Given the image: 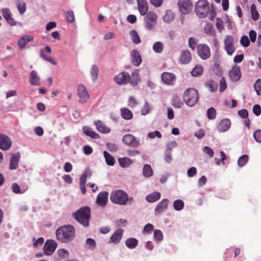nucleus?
<instances>
[{"label": "nucleus", "instance_id": "cd10ccee", "mask_svg": "<svg viewBox=\"0 0 261 261\" xmlns=\"http://www.w3.org/2000/svg\"><path fill=\"white\" fill-rule=\"evenodd\" d=\"M33 39V37L31 36H25L22 37L18 40V46L20 48H24L27 43Z\"/></svg>", "mask_w": 261, "mask_h": 261}, {"label": "nucleus", "instance_id": "bf43d9fd", "mask_svg": "<svg viewBox=\"0 0 261 261\" xmlns=\"http://www.w3.org/2000/svg\"><path fill=\"white\" fill-rule=\"evenodd\" d=\"M197 41L196 39L193 37H190L189 39V46L192 49H194V48L197 46Z\"/></svg>", "mask_w": 261, "mask_h": 261}, {"label": "nucleus", "instance_id": "3c124183", "mask_svg": "<svg viewBox=\"0 0 261 261\" xmlns=\"http://www.w3.org/2000/svg\"><path fill=\"white\" fill-rule=\"evenodd\" d=\"M254 88L257 94L261 97V79H258L256 81Z\"/></svg>", "mask_w": 261, "mask_h": 261}, {"label": "nucleus", "instance_id": "f704fd0d", "mask_svg": "<svg viewBox=\"0 0 261 261\" xmlns=\"http://www.w3.org/2000/svg\"><path fill=\"white\" fill-rule=\"evenodd\" d=\"M171 104L175 108H180L183 103L178 95H174L173 96Z\"/></svg>", "mask_w": 261, "mask_h": 261}, {"label": "nucleus", "instance_id": "aec40b11", "mask_svg": "<svg viewBox=\"0 0 261 261\" xmlns=\"http://www.w3.org/2000/svg\"><path fill=\"white\" fill-rule=\"evenodd\" d=\"M138 10L141 15H145L148 11V5L146 0H137Z\"/></svg>", "mask_w": 261, "mask_h": 261}, {"label": "nucleus", "instance_id": "f8f14e48", "mask_svg": "<svg viewBox=\"0 0 261 261\" xmlns=\"http://www.w3.org/2000/svg\"><path fill=\"white\" fill-rule=\"evenodd\" d=\"M162 82L167 85H173L176 80L174 74L168 72H164L161 75Z\"/></svg>", "mask_w": 261, "mask_h": 261}, {"label": "nucleus", "instance_id": "e2e57ef3", "mask_svg": "<svg viewBox=\"0 0 261 261\" xmlns=\"http://www.w3.org/2000/svg\"><path fill=\"white\" fill-rule=\"evenodd\" d=\"M197 171L195 167L190 168L187 171L188 176L190 177H194L197 174Z\"/></svg>", "mask_w": 261, "mask_h": 261}, {"label": "nucleus", "instance_id": "8fccbe9b", "mask_svg": "<svg viewBox=\"0 0 261 261\" xmlns=\"http://www.w3.org/2000/svg\"><path fill=\"white\" fill-rule=\"evenodd\" d=\"M138 101L136 98L133 96H130L128 101V106L131 108L136 107L138 105Z\"/></svg>", "mask_w": 261, "mask_h": 261}, {"label": "nucleus", "instance_id": "c03bdc74", "mask_svg": "<svg viewBox=\"0 0 261 261\" xmlns=\"http://www.w3.org/2000/svg\"><path fill=\"white\" fill-rule=\"evenodd\" d=\"M174 16L173 13L170 10L166 11L165 15L163 17V19L165 22H171L174 18Z\"/></svg>", "mask_w": 261, "mask_h": 261}, {"label": "nucleus", "instance_id": "5fc2aeb1", "mask_svg": "<svg viewBox=\"0 0 261 261\" xmlns=\"http://www.w3.org/2000/svg\"><path fill=\"white\" fill-rule=\"evenodd\" d=\"M227 87V84L224 77H222L220 81V88L219 91L223 92Z\"/></svg>", "mask_w": 261, "mask_h": 261}, {"label": "nucleus", "instance_id": "4be33fe9", "mask_svg": "<svg viewBox=\"0 0 261 261\" xmlns=\"http://www.w3.org/2000/svg\"><path fill=\"white\" fill-rule=\"evenodd\" d=\"M132 62L136 66H139L141 62L142 59L140 53L137 50H133L131 53Z\"/></svg>", "mask_w": 261, "mask_h": 261}, {"label": "nucleus", "instance_id": "f03ea898", "mask_svg": "<svg viewBox=\"0 0 261 261\" xmlns=\"http://www.w3.org/2000/svg\"><path fill=\"white\" fill-rule=\"evenodd\" d=\"M73 217L84 226H89L91 217V209L88 206H83L73 214Z\"/></svg>", "mask_w": 261, "mask_h": 261}, {"label": "nucleus", "instance_id": "412c9836", "mask_svg": "<svg viewBox=\"0 0 261 261\" xmlns=\"http://www.w3.org/2000/svg\"><path fill=\"white\" fill-rule=\"evenodd\" d=\"M51 51V50H40V55L44 60L50 62L53 65H56V62L50 56Z\"/></svg>", "mask_w": 261, "mask_h": 261}, {"label": "nucleus", "instance_id": "bb28decb", "mask_svg": "<svg viewBox=\"0 0 261 261\" xmlns=\"http://www.w3.org/2000/svg\"><path fill=\"white\" fill-rule=\"evenodd\" d=\"M161 198V194L159 192L150 193L146 197V200L149 203L154 202Z\"/></svg>", "mask_w": 261, "mask_h": 261}, {"label": "nucleus", "instance_id": "4c0bfd02", "mask_svg": "<svg viewBox=\"0 0 261 261\" xmlns=\"http://www.w3.org/2000/svg\"><path fill=\"white\" fill-rule=\"evenodd\" d=\"M197 54L203 60H206L211 56L210 50H197Z\"/></svg>", "mask_w": 261, "mask_h": 261}, {"label": "nucleus", "instance_id": "774afa93", "mask_svg": "<svg viewBox=\"0 0 261 261\" xmlns=\"http://www.w3.org/2000/svg\"><path fill=\"white\" fill-rule=\"evenodd\" d=\"M153 228L154 226L152 224L148 223L144 227L143 231L145 233H150L153 230Z\"/></svg>", "mask_w": 261, "mask_h": 261}, {"label": "nucleus", "instance_id": "6e6552de", "mask_svg": "<svg viewBox=\"0 0 261 261\" xmlns=\"http://www.w3.org/2000/svg\"><path fill=\"white\" fill-rule=\"evenodd\" d=\"M178 5L180 11L184 14L190 12L193 8L191 0H179Z\"/></svg>", "mask_w": 261, "mask_h": 261}, {"label": "nucleus", "instance_id": "864d4df0", "mask_svg": "<svg viewBox=\"0 0 261 261\" xmlns=\"http://www.w3.org/2000/svg\"><path fill=\"white\" fill-rule=\"evenodd\" d=\"M58 253L59 256L65 258L68 257V251L65 249H60L58 250Z\"/></svg>", "mask_w": 261, "mask_h": 261}, {"label": "nucleus", "instance_id": "ddd939ff", "mask_svg": "<svg viewBox=\"0 0 261 261\" xmlns=\"http://www.w3.org/2000/svg\"><path fill=\"white\" fill-rule=\"evenodd\" d=\"M130 77L126 72H122L115 76L114 80L119 85H125L130 81Z\"/></svg>", "mask_w": 261, "mask_h": 261}, {"label": "nucleus", "instance_id": "9d476101", "mask_svg": "<svg viewBox=\"0 0 261 261\" xmlns=\"http://www.w3.org/2000/svg\"><path fill=\"white\" fill-rule=\"evenodd\" d=\"M57 247V243L54 240H49L45 242L43 250L45 254L49 255L53 254Z\"/></svg>", "mask_w": 261, "mask_h": 261}, {"label": "nucleus", "instance_id": "7c9ffc66", "mask_svg": "<svg viewBox=\"0 0 261 261\" xmlns=\"http://www.w3.org/2000/svg\"><path fill=\"white\" fill-rule=\"evenodd\" d=\"M120 166L122 168H126L129 166L132 163V160L128 158H121L118 159Z\"/></svg>", "mask_w": 261, "mask_h": 261}, {"label": "nucleus", "instance_id": "f3484780", "mask_svg": "<svg viewBox=\"0 0 261 261\" xmlns=\"http://www.w3.org/2000/svg\"><path fill=\"white\" fill-rule=\"evenodd\" d=\"M109 193L107 191L100 192L97 197L96 203L101 206H105L107 203L108 200Z\"/></svg>", "mask_w": 261, "mask_h": 261}, {"label": "nucleus", "instance_id": "0e129e2a", "mask_svg": "<svg viewBox=\"0 0 261 261\" xmlns=\"http://www.w3.org/2000/svg\"><path fill=\"white\" fill-rule=\"evenodd\" d=\"M238 115L243 119H246L248 117V112L246 109H242L238 111Z\"/></svg>", "mask_w": 261, "mask_h": 261}, {"label": "nucleus", "instance_id": "37998d69", "mask_svg": "<svg viewBox=\"0 0 261 261\" xmlns=\"http://www.w3.org/2000/svg\"><path fill=\"white\" fill-rule=\"evenodd\" d=\"M130 35L133 42L135 44H138L140 42V37L135 30H132L130 32Z\"/></svg>", "mask_w": 261, "mask_h": 261}, {"label": "nucleus", "instance_id": "a19ab883", "mask_svg": "<svg viewBox=\"0 0 261 261\" xmlns=\"http://www.w3.org/2000/svg\"><path fill=\"white\" fill-rule=\"evenodd\" d=\"M17 8L21 14H23L26 11V5L25 3L20 0H17Z\"/></svg>", "mask_w": 261, "mask_h": 261}, {"label": "nucleus", "instance_id": "ea45409f", "mask_svg": "<svg viewBox=\"0 0 261 261\" xmlns=\"http://www.w3.org/2000/svg\"><path fill=\"white\" fill-rule=\"evenodd\" d=\"M132 78L130 79L132 85L135 86L140 80L138 70L134 71L131 74Z\"/></svg>", "mask_w": 261, "mask_h": 261}, {"label": "nucleus", "instance_id": "72a5a7b5", "mask_svg": "<svg viewBox=\"0 0 261 261\" xmlns=\"http://www.w3.org/2000/svg\"><path fill=\"white\" fill-rule=\"evenodd\" d=\"M103 155L107 165L109 166H113L115 164V161L114 157L107 151H105L103 152Z\"/></svg>", "mask_w": 261, "mask_h": 261}, {"label": "nucleus", "instance_id": "49530a36", "mask_svg": "<svg viewBox=\"0 0 261 261\" xmlns=\"http://www.w3.org/2000/svg\"><path fill=\"white\" fill-rule=\"evenodd\" d=\"M203 73V67L200 66H196L192 71L191 74L195 76L201 75Z\"/></svg>", "mask_w": 261, "mask_h": 261}, {"label": "nucleus", "instance_id": "c85d7f7f", "mask_svg": "<svg viewBox=\"0 0 261 261\" xmlns=\"http://www.w3.org/2000/svg\"><path fill=\"white\" fill-rule=\"evenodd\" d=\"M138 244V240L134 238H129L125 241V245L126 247L129 249H134L136 248Z\"/></svg>", "mask_w": 261, "mask_h": 261}, {"label": "nucleus", "instance_id": "13d9d810", "mask_svg": "<svg viewBox=\"0 0 261 261\" xmlns=\"http://www.w3.org/2000/svg\"><path fill=\"white\" fill-rule=\"evenodd\" d=\"M148 137L150 139H153L155 137H157L159 138H161L162 137V134L158 130H155L154 132H150L148 134Z\"/></svg>", "mask_w": 261, "mask_h": 261}, {"label": "nucleus", "instance_id": "1a4fd4ad", "mask_svg": "<svg viewBox=\"0 0 261 261\" xmlns=\"http://www.w3.org/2000/svg\"><path fill=\"white\" fill-rule=\"evenodd\" d=\"M77 95L82 102H86L89 98V94L86 87L82 84H79L77 87Z\"/></svg>", "mask_w": 261, "mask_h": 261}, {"label": "nucleus", "instance_id": "58836bf2", "mask_svg": "<svg viewBox=\"0 0 261 261\" xmlns=\"http://www.w3.org/2000/svg\"><path fill=\"white\" fill-rule=\"evenodd\" d=\"M143 175L146 177H149L152 176L153 174V171L151 169V166L148 164H145L143 167Z\"/></svg>", "mask_w": 261, "mask_h": 261}, {"label": "nucleus", "instance_id": "de8ad7c7", "mask_svg": "<svg viewBox=\"0 0 261 261\" xmlns=\"http://www.w3.org/2000/svg\"><path fill=\"white\" fill-rule=\"evenodd\" d=\"M248 156L246 154L243 155L239 158L238 161V164L240 167L244 166L248 161Z\"/></svg>", "mask_w": 261, "mask_h": 261}, {"label": "nucleus", "instance_id": "6e6d98bb", "mask_svg": "<svg viewBox=\"0 0 261 261\" xmlns=\"http://www.w3.org/2000/svg\"><path fill=\"white\" fill-rule=\"evenodd\" d=\"M204 32L207 34L212 35L214 33V30L211 24L207 23L204 28Z\"/></svg>", "mask_w": 261, "mask_h": 261}, {"label": "nucleus", "instance_id": "a878e982", "mask_svg": "<svg viewBox=\"0 0 261 261\" xmlns=\"http://www.w3.org/2000/svg\"><path fill=\"white\" fill-rule=\"evenodd\" d=\"M20 158L19 154H13L10 159V164L9 168L11 170H14L17 168L18 166V162Z\"/></svg>", "mask_w": 261, "mask_h": 261}, {"label": "nucleus", "instance_id": "4d7b16f0", "mask_svg": "<svg viewBox=\"0 0 261 261\" xmlns=\"http://www.w3.org/2000/svg\"><path fill=\"white\" fill-rule=\"evenodd\" d=\"M66 17L68 22L71 23L74 20V15L73 11H69L66 13Z\"/></svg>", "mask_w": 261, "mask_h": 261}, {"label": "nucleus", "instance_id": "39448f33", "mask_svg": "<svg viewBox=\"0 0 261 261\" xmlns=\"http://www.w3.org/2000/svg\"><path fill=\"white\" fill-rule=\"evenodd\" d=\"M210 7L206 0H199L195 5V11L200 17H205L208 13Z\"/></svg>", "mask_w": 261, "mask_h": 261}, {"label": "nucleus", "instance_id": "a211bd4d", "mask_svg": "<svg viewBox=\"0 0 261 261\" xmlns=\"http://www.w3.org/2000/svg\"><path fill=\"white\" fill-rule=\"evenodd\" d=\"M191 55L189 50H184L181 53L179 61L182 64H186L191 60Z\"/></svg>", "mask_w": 261, "mask_h": 261}, {"label": "nucleus", "instance_id": "680f3d73", "mask_svg": "<svg viewBox=\"0 0 261 261\" xmlns=\"http://www.w3.org/2000/svg\"><path fill=\"white\" fill-rule=\"evenodd\" d=\"M253 137L257 142L261 143V130H256L254 133Z\"/></svg>", "mask_w": 261, "mask_h": 261}, {"label": "nucleus", "instance_id": "69168bd1", "mask_svg": "<svg viewBox=\"0 0 261 261\" xmlns=\"http://www.w3.org/2000/svg\"><path fill=\"white\" fill-rule=\"evenodd\" d=\"M253 113L256 116H259L261 114V107L259 105H255L253 107Z\"/></svg>", "mask_w": 261, "mask_h": 261}, {"label": "nucleus", "instance_id": "603ef678", "mask_svg": "<svg viewBox=\"0 0 261 261\" xmlns=\"http://www.w3.org/2000/svg\"><path fill=\"white\" fill-rule=\"evenodd\" d=\"M240 42L244 47H248L250 44L249 39L246 36H243L242 37Z\"/></svg>", "mask_w": 261, "mask_h": 261}, {"label": "nucleus", "instance_id": "a18cd8bd", "mask_svg": "<svg viewBox=\"0 0 261 261\" xmlns=\"http://www.w3.org/2000/svg\"><path fill=\"white\" fill-rule=\"evenodd\" d=\"M207 117L208 119L210 120H213L216 118V110L213 107H211L207 110Z\"/></svg>", "mask_w": 261, "mask_h": 261}, {"label": "nucleus", "instance_id": "052dcab7", "mask_svg": "<svg viewBox=\"0 0 261 261\" xmlns=\"http://www.w3.org/2000/svg\"><path fill=\"white\" fill-rule=\"evenodd\" d=\"M86 244L91 249H94L96 247V242L93 239L88 238L86 240Z\"/></svg>", "mask_w": 261, "mask_h": 261}, {"label": "nucleus", "instance_id": "5701e85b", "mask_svg": "<svg viewBox=\"0 0 261 261\" xmlns=\"http://www.w3.org/2000/svg\"><path fill=\"white\" fill-rule=\"evenodd\" d=\"M97 130L101 133H109L110 129L107 127L100 120H97L94 122Z\"/></svg>", "mask_w": 261, "mask_h": 261}, {"label": "nucleus", "instance_id": "393cba45", "mask_svg": "<svg viewBox=\"0 0 261 261\" xmlns=\"http://www.w3.org/2000/svg\"><path fill=\"white\" fill-rule=\"evenodd\" d=\"M30 82L32 85H40V78L38 76L36 71L32 70L31 72L30 75Z\"/></svg>", "mask_w": 261, "mask_h": 261}, {"label": "nucleus", "instance_id": "79ce46f5", "mask_svg": "<svg viewBox=\"0 0 261 261\" xmlns=\"http://www.w3.org/2000/svg\"><path fill=\"white\" fill-rule=\"evenodd\" d=\"M173 207L176 211H181L184 207V202L180 199H177L173 203Z\"/></svg>", "mask_w": 261, "mask_h": 261}, {"label": "nucleus", "instance_id": "b1692460", "mask_svg": "<svg viewBox=\"0 0 261 261\" xmlns=\"http://www.w3.org/2000/svg\"><path fill=\"white\" fill-rule=\"evenodd\" d=\"M2 14L3 17L9 23L11 24V25H14L16 24V22L14 21V19L12 18L11 12L8 9H3Z\"/></svg>", "mask_w": 261, "mask_h": 261}, {"label": "nucleus", "instance_id": "dca6fc26", "mask_svg": "<svg viewBox=\"0 0 261 261\" xmlns=\"http://www.w3.org/2000/svg\"><path fill=\"white\" fill-rule=\"evenodd\" d=\"M169 204V200L167 199H164L156 205L154 214L155 215H159L165 212L168 207Z\"/></svg>", "mask_w": 261, "mask_h": 261}, {"label": "nucleus", "instance_id": "c9c22d12", "mask_svg": "<svg viewBox=\"0 0 261 261\" xmlns=\"http://www.w3.org/2000/svg\"><path fill=\"white\" fill-rule=\"evenodd\" d=\"M225 49H232L233 47V39L231 36H227L224 39Z\"/></svg>", "mask_w": 261, "mask_h": 261}, {"label": "nucleus", "instance_id": "338daca9", "mask_svg": "<svg viewBox=\"0 0 261 261\" xmlns=\"http://www.w3.org/2000/svg\"><path fill=\"white\" fill-rule=\"evenodd\" d=\"M204 153L208 155L210 158H212L214 156V152L211 148L208 146H205L203 149Z\"/></svg>", "mask_w": 261, "mask_h": 261}, {"label": "nucleus", "instance_id": "423d86ee", "mask_svg": "<svg viewBox=\"0 0 261 261\" xmlns=\"http://www.w3.org/2000/svg\"><path fill=\"white\" fill-rule=\"evenodd\" d=\"M157 18L155 13L151 11L148 12L144 19L145 28L149 30H152L156 23Z\"/></svg>", "mask_w": 261, "mask_h": 261}, {"label": "nucleus", "instance_id": "0eeeda50", "mask_svg": "<svg viewBox=\"0 0 261 261\" xmlns=\"http://www.w3.org/2000/svg\"><path fill=\"white\" fill-rule=\"evenodd\" d=\"M123 142L126 145L137 148L140 145V141L132 134L124 135L122 139Z\"/></svg>", "mask_w": 261, "mask_h": 261}, {"label": "nucleus", "instance_id": "4468645a", "mask_svg": "<svg viewBox=\"0 0 261 261\" xmlns=\"http://www.w3.org/2000/svg\"><path fill=\"white\" fill-rule=\"evenodd\" d=\"M124 231L122 229L118 228L115 231L110 238L109 243L118 244L121 241Z\"/></svg>", "mask_w": 261, "mask_h": 261}, {"label": "nucleus", "instance_id": "9b49d317", "mask_svg": "<svg viewBox=\"0 0 261 261\" xmlns=\"http://www.w3.org/2000/svg\"><path fill=\"white\" fill-rule=\"evenodd\" d=\"M10 138L5 134L0 133V149L8 150L11 146Z\"/></svg>", "mask_w": 261, "mask_h": 261}, {"label": "nucleus", "instance_id": "f257e3e1", "mask_svg": "<svg viewBox=\"0 0 261 261\" xmlns=\"http://www.w3.org/2000/svg\"><path fill=\"white\" fill-rule=\"evenodd\" d=\"M56 234L58 241L63 243H68L74 239L75 229L70 225H63L57 229Z\"/></svg>", "mask_w": 261, "mask_h": 261}, {"label": "nucleus", "instance_id": "6ab92c4d", "mask_svg": "<svg viewBox=\"0 0 261 261\" xmlns=\"http://www.w3.org/2000/svg\"><path fill=\"white\" fill-rule=\"evenodd\" d=\"M230 125V121L228 119H224L219 122L217 128L219 132H224L229 129Z\"/></svg>", "mask_w": 261, "mask_h": 261}, {"label": "nucleus", "instance_id": "20e7f679", "mask_svg": "<svg viewBox=\"0 0 261 261\" xmlns=\"http://www.w3.org/2000/svg\"><path fill=\"white\" fill-rule=\"evenodd\" d=\"M199 98L197 90L192 88L187 89L183 94L184 100L189 107L195 106L198 102Z\"/></svg>", "mask_w": 261, "mask_h": 261}, {"label": "nucleus", "instance_id": "7ed1b4c3", "mask_svg": "<svg viewBox=\"0 0 261 261\" xmlns=\"http://www.w3.org/2000/svg\"><path fill=\"white\" fill-rule=\"evenodd\" d=\"M110 200L114 203L123 205L126 204L128 201L131 202L133 198H129L127 194L124 191L117 190L111 193Z\"/></svg>", "mask_w": 261, "mask_h": 261}, {"label": "nucleus", "instance_id": "c756f323", "mask_svg": "<svg viewBox=\"0 0 261 261\" xmlns=\"http://www.w3.org/2000/svg\"><path fill=\"white\" fill-rule=\"evenodd\" d=\"M121 114L123 118L125 120H130L133 117V113L132 112L126 108H121Z\"/></svg>", "mask_w": 261, "mask_h": 261}, {"label": "nucleus", "instance_id": "473e14b6", "mask_svg": "<svg viewBox=\"0 0 261 261\" xmlns=\"http://www.w3.org/2000/svg\"><path fill=\"white\" fill-rule=\"evenodd\" d=\"M83 132L85 134L92 138L96 139L99 138L98 134L88 127H84L83 128Z\"/></svg>", "mask_w": 261, "mask_h": 261}, {"label": "nucleus", "instance_id": "e433bc0d", "mask_svg": "<svg viewBox=\"0 0 261 261\" xmlns=\"http://www.w3.org/2000/svg\"><path fill=\"white\" fill-rule=\"evenodd\" d=\"M205 86L211 92H215L217 90V83L213 80L207 81L205 83Z\"/></svg>", "mask_w": 261, "mask_h": 261}, {"label": "nucleus", "instance_id": "2f4dec72", "mask_svg": "<svg viewBox=\"0 0 261 261\" xmlns=\"http://www.w3.org/2000/svg\"><path fill=\"white\" fill-rule=\"evenodd\" d=\"M99 68L96 65H93L90 68V75L92 80L93 82H95L98 75Z\"/></svg>", "mask_w": 261, "mask_h": 261}, {"label": "nucleus", "instance_id": "2eb2a0df", "mask_svg": "<svg viewBox=\"0 0 261 261\" xmlns=\"http://www.w3.org/2000/svg\"><path fill=\"white\" fill-rule=\"evenodd\" d=\"M229 76L231 81L233 82L238 81L241 77L240 67L237 65L233 66L229 71Z\"/></svg>", "mask_w": 261, "mask_h": 261}, {"label": "nucleus", "instance_id": "09e8293b", "mask_svg": "<svg viewBox=\"0 0 261 261\" xmlns=\"http://www.w3.org/2000/svg\"><path fill=\"white\" fill-rule=\"evenodd\" d=\"M153 237L157 242H160L163 240V234L162 232L159 229H155L154 231Z\"/></svg>", "mask_w": 261, "mask_h": 261}]
</instances>
